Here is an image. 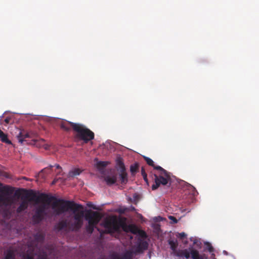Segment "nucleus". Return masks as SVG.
<instances>
[{"label":"nucleus","instance_id":"nucleus-11","mask_svg":"<svg viewBox=\"0 0 259 259\" xmlns=\"http://www.w3.org/2000/svg\"><path fill=\"white\" fill-rule=\"evenodd\" d=\"M118 175L117 174H113L110 175L106 176L104 178V180L107 185L111 186L115 184L117 180Z\"/></svg>","mask_w":259,"mask_h":259},{"label":"nucleus","instance_id":"nucleus-34","mask_svg":"<svg viewBox=\"0 0 259 259\" xmlns=\"http://www.w3.org/2000/svg\"><path fill=\"white\" fill-rule=\"evenodd\" d=\"M25 259H34L33 257L31 255H27Z\"/></svg>","mask_w":259,"mask_h":259},{"label":"nucleus","instance_id":"nucleus-3","mask_svg":"<svg viewBox=\"0 0 259 259\" xmlns=\"http://www.w3.org/2000/svg\"><path fill=\"white\" fill-rule=\"evenodd\" d=\"M73 125V131L76 133L75 137L77 139L83 141L84 143H88L94 139V133L82 124L78 123Z\"/></svg>","mask_w":259,"mask_h":259},{"label":"nucleus","instance_id":"nucleus-21","mask_svg":"<svg viewBox=\"0 0 259 259\" xmlns=\"http://www.w3.org/2000/svg\"><path fill=\"white\" fill-rule=\"evenodd\" d=\"M168 244L170 246V248L173 251H176L178 247V243L177 241L169 240L168 241Z\"/></svg>","mask_w":259,"mask_h":259},{"label":"nucleus","instance_id":"nucleus-4","mask_svg":"<svg viewBox=\"0 0 259 259\" xmlns=\"http://www.w3.org/2000/svg\"><path fill=\"white\" fill-rule=\"evenodd\" d=\"M102 216L97 211L88 210L84 215L85 219L88 221V225L86 227L87 232L89 234H92L96 226L101 219Z\"/></svg>","mask_w":259,"mask_h":259},{"label":"nucleus","instance_id":"nucleus-9","mask_svg":"<svg viewBox=\"0 0 259 259\" xmlns=\"http://www.w3.org/2000/svg\"><path fill=\"white\" fill-rule=\"evenodd\" d=\"M45 211V207L44 206H41L36 209L33 219L37 223H39L43 220Z\"/></svg>","mask_w":259,"mask_h":259},{"label":"nucleus","instance_id":"nucleus-23","mask_svg":"<svg viewBox=\"0 0 259 259\" xmlns=\"http://www.w3.org/2000/svg\"><path fill=\"white\" fill-rule=\"evenodd\" d=\"M117 165L120 168V171H125V168L123 162L120 159H118L117 161Z\"/></svg>","mask_w":259,"mask_h":259},{"label":"nucleus","instance_id":"nucleus-38","mask_svg":"<svg viewBox=\"0 0 259 259\" xmlns=\"http://www.w3.org/2000/svg\"><path fill=\"white\" fill-rule=\"evenodd\" d=\"M55 184V182H54V181H53V182H52V184Z\"/></svg>","mask_w":259,"mask_h":259},{"label":"nucleus","instance_id":"nucleus-22","mask_svg":"<svg viewBox=\"0 0 259 259\" xmlns=\"http://www.w3.org/2000/svg\"><path fill=\"white\" fill-rule=\"evenodd\" d=\"M139 168V164L137 163L132 164L130 166V170L132 174H135Z\"/></svg>","mask_w":259,"mask_h":259},{"label":"nucleus","instance_id":"nucleus-8","mask_svg":"<svg viewBox=\"0 0 259 259\" xmlns=\"http://www.w3.org/2000/svg\"><path fill=\"white\" fill-rule=\"evenodd\" d=\"M148 246V243L141 238H139L136 245L134 247L135 252L136 253H142L144 250H146Z\"/></svg>","mask_w":259,"mask_h":259},{"label":"nucleus","instance_id":"nucleus-20","mask_svg":"<svg viewBox=\"0 0 259 259\" xmlns=\"http://www.w3.org/2000/svg\"><path fill=\"white\" fill-rule=\"evenodd\" d=\"M128 228L130 229L131 233L134 234H137L139 231V228L135 225H128Z\"/></svg>","mask_w":259,"mask_h":259},{"label":"nucleus","instance_id":"nucleus-5","mask_svg":"<svg viewBox=\"0 0 259 259\" xmlns=\"http://www.w3.org/2000/svg\"><path fill=\"white\" fill-rule=\"evenodd\" d=\"M72 201L77 205L73 206V208L72 209H68L67 210L65 211L64 213L69 210L73 211L74 214V219L75 221L74 223V228L76 230H78L81 227L82 225V218L83 217V211L82 209L83 207L82 205L76 203L73 201ZM62 214H63V213Z\"/></svg>","mask_w":259,"mask_h":259},{"label":"nucleus","instance_id":"nucleus-28","mask_svg":"<svg viewBox=\"0 0 259 259\" xmlns=\"http://www.w3.org/2000/svg\"><path fill=\"white\" fill-rule=\"evenodd\" d=\"M128 226L127 225H126V224H123L122 226V228L123 229V230L125 232H130V229L128 228Z\"/></svg>","mask_w":259,"mask_h":259},{"label":"nucleus","instance_id":"nucleus-1","mask_svg":"<svg viewBox=\"0 0 259 259\" xmlns=\"http://www.w3.org/2000/svg\"><path fill=\"white\" fill-rule=\"evenodd\" d=\"M21 199L22 202L17 209L18 213H21L26 209L29 202L31 201H34L36 203L42 202L47 204H50L53 201L52 208L57 215H61L68 209H72L73 206L76 205L73 201L57 198L50 194L41 193L37 195L32 190H25L24 195L22 197Z\"/></svg>","mask_w":259,"mask_h":259},{"label":"nucleus","instance_id":"nucleus-6","mask_svg":"<svg viewBox=\"0 0 259 259\" xmlns=\"http://www.w3.org/2000/svg\"><path fill=\"white\" fill-rule=\"evenodd\" d=\"M13 189L9 186H3L0 182V204L5 205H11L13 203V199L9 196L13 193Z\"/></svg>","mask_w":259,"mask_h":259},{"label":"nucleus","instance_id":"nucleus-19","mask_svg":"<svg viewBox=\"0 0 259 259\" xmlns=\"http://www.w3.org/2000/svg\"><path fill=\"white\" fill-rule=\"evenodd\" d=\"M108 163L107 161H98L96 163V167L99 170H102L107 166Z\"/></svg>","mask_w":259,"mask_h":259},{"label":"nucleus","instance_id":"nucleus-27","mask_svg":"<svg viewBox=\"0 0 259 259\" xmlns=\"http://www.w3.org/2000/svg\"><path fill=\"white\" fill-rule=\"evenodd\" d=\"M182 255L185 256L187 259L189 258L190 257V253L189 252L185 249V250H184L183 251H182Z\"/></svg>","mask_w":259,"mask_h":259},{"label":"nucleus","instance_id":"nucleus-26","mask_svg":"<svg viewBox=\"0 0 259 259\" xmlns=\"http://www.w3.org/2000/svg\"><path fill=\"white\" fill-rule=\"evenodd\" d=\"M138 234L141 238H146L147 237L146 233L144 231L139 230V231L138 233Z\"/></svg>","mask_w":259,"mask_h":259},{"label":"nucleus","instance_id":"nucleus-33","mask_svg":"<svg viewBox=\"0 0 259 259\" xmlns=\"http://www.w3.org/2000/svg\"><path fill=\"white\" fill-rule=\"evenodd\" d=\"M11 119V118L10 117H8L5 119L4 121L6 124H9L10 122Z\"/></svg>","mask_w":259,"mask_h":259},{"label":"nucleus","instance_id":"nucleus-18","mask_svg":"<svg viewBox=\"0 0 259 259\" xmlns=\"http://www.w3.org/2000/svg\"><path fill=\"white\" fill-rule=\"evenodd\" d=\"M68 224L66 221H61L57 224L56 227L58 231H61L66 228Z\"/></svg>","mask_w":259,"mask_h":259},{"label":"nucleus","instance_id":"nucleus-36","mask_svg":"<svg viewBox=\"0 0 259 259\" xmlns=\"http://www.w3.org/2000/svg\"><path fill=\"white\" fill-rule=\"evenodd\" d=\"M189 186L191 188V189H192L193 191H195V190H196L195 188L193 186H192V185H190V186Z\"/></svg>","mask_w":259,"mask_h":259},{"label":"nucleus","instance_id":"nucleus-2","mask_svg":"<svg viewBox=\"0 0 259 259\" xmlns=\"http://www.w3.org/2000/svg\"><path fill=\"white\" fill-rule=\"evenodd\" d=\"M144 159L149 165L159 171V176L154 175L155 183L152 186V189L153 190L157 189L161 184L163 185H167L170 180L169 174L162 167L155 165L154 161L151 158L144 156Z\"/></svg>","mask_w":259,"mask_h":259},{"label":"nucleus","instance_id":"nucleus-14","mask_svg":"<svg viewBox=\"0 0 259 259\" xmlns=\"http://www.w3.org/2000/svg\"><path fill=\"white\" fill-rule=\"evenodd\" d=\"M19 142L21 143H23L26 141L25 140L26 138H30V135L28 133H25L24 132H21L17 136Z\"/></svg>","mask_w":259,"mask_h":259},{"label":"nucleus","instance_id":"nucleus-16","mask_svg":"<svg viewBox=\"0 0 259 259\" xmlns=\"http://www.w3.org/2000/svg\"><path fill=\"white\" fill-rule=\"evenodd\" d=\"M119 179L120 181V183L122 184H125L127 182L128 179H127V175L125 171H120V174L119 175Z\"/></svg>","mask_w":259,"mask_h":259},{"label":"nucleus","instance_id":"nucleus-32","mask_svg":"<svg viewBox=\"0 0 259 259\" xmlns=\"http://www.w3.org/2000/svg\"><path fill=\"white\" fill-rule=\"evenodd\" d=\"M143 179L144 180V181L147 183H148V179H147V174H146L145 172H144V173H143Z\"/></svg>","mask_w":259,"mask_h":259},{"label":"nucleus","instance_id":"nucleus-17","mask_svg":"<svg viewBox=\"0 0 259 259\" xmlns=\"http://www.w3.org/2000/svg\"><path fill=\"white\" fill-rule=\"evenodd\" d=\"M0 139L1 141L8 144H12V142L8 138L7 135L5 134L3 131H0Z\"/></svg>","mask_w":259,"mask_h":259},{"label":"nucleus","instance_id":"nucleus-35","mask_svg":"<svg viewBox=\"0 0 259 259\" xmlns=\"http://www.w3.org/2000/svg\"><path fill=\"white\" fill-rule=\"evenodd\" d=\"M55 166H56V168H57V169H61V166L59 164H56Z\"/></svg>","mask_w":259,"mask_h":259},{"label":"nucleus","instance_id":"nucleus-29","mask_svg":"<svg viewBox=\"0 0 259 259\" xmlns=\"http://www.w3.org/2000/svg\"><path fill=\"white\" fill-rule=\"evenodd\" d=\"M206 248L209 252H212L213 251V248L210 243H206Z\"/></svg>","mask_w":259,"mask_h":259},{"label":"nucleus","instance_id":"nucleus-12","mask_svg":"<svg viewBox=\"0 0 259 259\" xmlns=\"http://www.w3.org/2000/svg\"><path fill=\"white\" fill-rule=\"evenodd\" d=\"M74 124H78V123H74L70 121H62L60 123V127L61 129L63 130L64 131L68 132L70 131L71 128L72 127L73 130V127Z\"/></svg>","mask_w":259,"mask_h":259},{"label":"nucleus","instance_id":"nucleus-7","mask_svg":"<svg viewBox=\"0 0 259 259\" xmlns=\"http://www.w3.org/2000/svg\"><path fill=\"white\" fill-rule=\"evenodd\" d=\"M103 226L106 229L107 233H113L117 231L119 228L114 218L106 219L103 223Z\"/></svg>","mask_w":259,"mask_h":259},{"label":"nucleus","instance_id":"nucleus-31","mask_svg":"<svg viewBox=\"0 0 259 259\" xmlns=\"http://www.w3.org/2000/svg\"><path fill=\"white\" fill-rule=\"evenodd\" d=\"M179 237L183 239L186 237V234L184 232H182L179 234Z\"/></svg>","mask_w":259,"mask_h":259},{"label":"nucleus","instance_id":"nucleus-10","mask_svg":"<svg viewBox=\"0 0 259 259\" xmlns=\"http://www.w3.org/2000/svg\"><path fill=\"white\" fill-rule=\"evenodd\" d=\"M110 259H133V252L131 251H127L121 256L117 253H112L110 255Z\"/></svg>","mask_w":259,"mask_h":259},{"label":"nucleus","instance_id":"nucleus-15","mask_svg":"<svg viewBox=\"0 0 259 259\" xmlns=\"http://www.w3.org/2000/svg\"><path fill=\"white\" fill-rule=\"evenodd\" d=\"M191 257L193 259H205V255H200L199 252L195 249L191 250Z\"/></svg>","mask_w":259,"mask_h":259},{"label":"nucleus","instance_id":"nucleus-30","mask_svg":"<svg viewBox=\"0 0 259 259\" xmlns=\"http://www.w3.org/2000/svg\"><path fill=\"white\" fill-rule=\"evenodd\" d=\"M168 219L169 220H171L174 223H177L178 222V220L174 216L170 215V216L168 217Z\"/></svg>","mask_w":259,"mask_h":259},{"label":"nucleus","instance_id":"nucleus-40","mask_svg":"<svg viewBox=\"0 0 259 259\" xmlns=\"http://www.w3.org/2000/svg\"><path fill=\"white\" fill-rule=\"evenodd\" d=\"M0 131H2L0 130Z\"/></svg>","mask_w":259,"mask_h":259},{"label":"nucleus","instance_id":"nucleus-24","mask_svg":"<svg viewBox=\"0 0 259 259\" xmlns=\"http://www.w3.org/2000/svg\"><path fill=\"white\" fill-rule=\"evenodd\" d=\"M14 254L13 251L9 250L5 255L4 259H14Z\"/></svg>","mask_w":259,"mask_h":259},{"label":"nucleus","instance_id":"nucleus-13","mask_svg":"<svg viewBox=\"0 0 259 259\" xmlns=\"http://www.w3.org/2000/svg\"><path fill=\"white\" fill-rule=\"evenodd\" d=\"M45 238V234L41 232H37L34 235L35 241L37 243H42Z\"/></svg>","mask_w":259,"mask_h":259},{"label":"nucleus","instance_id":"nucleus-39","mask_svg":"<svg viewBox=\"0 0 259 259\" xmlns=\"http://www.w3.org/2000/svg\"><path fill=\"white\" fill-rule=\"evenodd\" d=\"M38 259H45V258H39Z\"/></svg>","mask_w":259,"mask_h":259},{"label":"nucleus","instance_id":"nucleus-37","mask_svg":"<svg viewBox=\"0 0 259 259\" xmlns=\"http://www.w3.org/2000/svg\"><path fill=\"white\" fill-rule=\"evenodd\" d=\"M141 172H142V175H143V173H144L145 171V170L143 168H142V170H141Z\"/></svg>","mask_w":259,"mask_h":259},{"label":"nucleus","instance_id":"nucleus-25","mask_svg":"<svg viewBox=\"0 0 259 259\" xmlns=\"http://www.w3.org/2000/svg\"><path fill=\"white\" fill-rule=\"evenodd\" d=\"M80 170L79 169H75L69 172V176L71 177H73L75 176L79 175L80 173Z\"/></svg>","mask_w":259,"mask_h":259}]
</instances>
